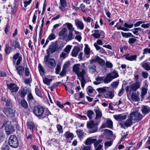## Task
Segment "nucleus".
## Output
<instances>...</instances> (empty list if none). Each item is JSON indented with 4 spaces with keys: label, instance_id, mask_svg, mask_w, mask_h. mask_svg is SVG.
<instances>
[{
    "label": "nucleus",
    "instance_id": "obj_50",
    "mask_svg": "<svg viewBox=\"0 0 150 150\" xmlns=\"http://www.w3.org/2000/svg\"><path fill=\"white\" fill-rule=\"evenodd\" d=\"M104 133L107 135L110 136L112 135V132L109 129H105Z\"/></svg>",
    "mask_w": 150,
    "mask_h": 150
},
{
    "label": "nucleus",
    "instance_id": "obj_8",
    "mask_svg": "<svg viewBox=\"0 0 150 150\" xmlns=\"http://www.w3.org/2000/svg\"><path fill=\"white\" fill-rule=\"evenodd\" d=\"M9 145L14 148H16L18 146V141L16 137L14 135H11L9 139Z\"/></svg>",
    "mask_w": 150,
    "mask_h": 150
},
{
    "label": "nucleus",
    "instance_id": "obj_25",
    "mask_svg": "<svg viewBox=\"0 0 150 150\" xmlns=\"http://www.w3.org/2000/svg\"><path fill=\"white\" fill-rule=\"evenodd\" d=\"M15 67L18 74L20 75H22L24 71V68L23 67L20 65H15Z\"/></svg>",
    "mask_w": 150,
    "mask_h": 150
},
{
    "label": "nucleus",
    "instance_id": "obj_53",
    "mask_svg": "<svg viewBox=\"0 0 150 150\" xmlns=\"http://www.w3.org/2000/svg\"><path fill=\"white\" fill-rule=\"evenodd\" d=\"M142 76L144 79H146L149 76V73L146 71H142Z\"/></svg>",
    "mask_w": 150,
    "mask_h": 150
},
{
    "label": "nucleus",
    "instance_id": "obj_47",
    "mask_svg": "<svg viewBox=\"0 0 150 150\" xmlns=\"http://www.w3.org/2000/svg\"><path fill=\"white\" fill-rule=\"evenodd\" d=\"M71 47V46L70 45H68L64 49V51L65 52L69 54L70 52Z\"/></svg>",
    "mask_w": 150,
    "mask_h": 150
},
{
    "label": "nucleus",
    "instance_id": "obj_45",
    "mask_svg": "<svg viewBox=\"0 0 150 150\" xmlns=\"http://www.w3.org/2000/svg\"><path fill=\"white\" fill-rule=\"evenodd\" d=\"M21 104L22 106L25 108H27L28 107V105L27 102L24 99L21 100Z\"/></svg>",
    "mask_w": 150,
    "mask_h": 150
},
{
    "label": "nucleus",
    "instance_id": "obj_48",
    "mask_svg": "<svg viewBox=\"0 0 150 150\" xmlns=\"http://www.w3.org/2000/svg\"><path fill=\"white\" fill-rule=\"evenodd\" d=\"M93 88L90 86H88L86 89L87 93L89 95H90V94L93 93Z\"/></svg>",
    "mask_w": 150,
    "mask_h": 150
},
{
    "label": "nucleus",
    "instance_id": "obj_24",
    "mask_svg": "<svg viewBox=\"0 0 150 150\" xmlns=\"http://www.w3.org/2000/svg\"><path fill=\"white\" fill-rule=\"evenodd\" d=\"M96 140V139H94L92 137L88 138L85 142V144L87 145H90L91 144H93Z\"/></svg>",
    "mask_w": 150,
    "mask_h": 150
},
{
    "label": "nucleus",
    "instance_id": "obj_1",
    "mask_svg": "<svg viewBox=\"0 0 150 150\" xmlns=\"http://www.w3.org/2000/svg\"><path fill=\"white\" fill-rule=\"evenodd\" d=\"M72 71L76 75L81 82V87L84 88L86 83V78L88 77L87 70L83 68L80 64H77L73 65Z\"/></svg>",
    "mask_w": 150,
    "mask_h": 150
},
{
    "label": "nucleus",
    "instance_id": "obj_41",
    "mask_svg": "<svg viewBox=\"0 0 150 150\" xmlns=\"http://www.w3.org/2000/svg\"><path fill=\"white\" fill-rule=\"evenodd\" d=\"M147 93V89L145 87H142L141 88V96L143 98L144 95Z\"/></svg>",
    "mask_w": 150,
    "mask_h": 150
},
{
    "label": "nucleus",
    "instance_id": "obj_46",
    "mask_svg": "<svg viewBox=\"0 0 150 150\" xmlns=\"http://www.w3.org/2000/svg\"><path fill=\"white\" fill-rule=\"evenodd\" d=\"M91 146H88L83 145L81 146V148L80 150H91Z\"/></svg>",
    "mask_w": 150,
    "mask_h": 150
},
{
    "label": "nucleus",
    "instance_id": "obj_35",
    "mask_svg": "<svg viewBox=\"0 0 150 150\" xmlns=\"http://www.w3.org/2000/svg\"><path fill=\"white\" fill-rule=\"evenodd\" d=\"M9 146L6 142H4L1 148V150H9Z\"/></svg>",
    "mask_w": 150,
    "mask_h": 150
},
{
    "label": "nucleus",
    "instance_id": "obj_10",
    "mask_svg": "<svg viewBox=\"0 0 150 150\" xmlns=\"http://www.w3.org/2000/svg\"><path fill=\"white\" fill-rule=\"evenodd\" d=\"M7 85L8 88L12 93L17 92L19 88L17 85L14 83L7 84Z\"/></svg>",
    "mask_w": 150,
    "mask_h": 150
},
{
    "label": "nucleus",
    "instance_id": "obj_60",
    "mask_svg": "<svg viewBox=\"0 0 150 150\" xmlns=\"http://www.w3.org/2000/svg\"><path fill=\"white\" fill-rule=\"evenodd\" d=\"M38 69L40 72H41L43 73H44L45 71V70L42 66L40 64H39Z\"/></svg>",
    "mask_w": 150,
    "mask_h": 150
},
{
    "label": "nucleus",
    "instance_id": "obj_38",
    "mask_svg": "<svg viewBox=\"0 0 150 150\" xmlns=\"http://www.w3.org/2000/svg\"><path fill=\"white\" fill-rule=\"evenodd\" d=\"M106 126L110 128H112L113 127V123L112 121L110 120H107L105 123Z\"/></svg>",
    "mask_w": 150,
    "mask_h": 150
},
{
    "label": "nucleus",
    "instance_id": "obj_2",
    "mask_svg": "<svg viewBox=\"0 0 150 150\" xmlns=\"http://www.w3.org/2000/svg\"><path fill=\"white\" fill-rule=\"evenodd\" d=\"M33 112L35 115L40 119L46 118L50 115L51 113L47 108L45 110L43 107L40 106H36L33 109Z\"/></svg>",
    "mask_w": 150,
    "mask_h": 150
},
{
    "label": "nucleus",
    "instance_id": "obj_37",
    "mask_svg": "<svg viewBox=\"0 0 150 150\" xmlns=\"http://www.w3.org/2000/svg\"><path fill=\"white\" fill-rule=\"evenodd\" d=\"M27 125L28 128L30 129V130L33 132L35 127L34 123L32 122H28Z\"/></svg>",
    "mask_w": 150,
    "mask_h": 150
},
{
    "label": "nucleus",
    "instance_id": "obj_3",
    "mask_svg": "<svg viewBox=\"0 0 150 150\" xmlns=\"http://www.w3.org/2000/svg\"><path fill=\"white\" fill-rule=\"evenodd\" d=\"M119 76L117 72L114 70L107 75L105 78L103 82L105 83H108L111 81L113 79L118 77Z\"/></svg>",
    "mask_w": 150,
    "mask_h": 150
},
{
    "label": "nucleus",
    "instance_id": "obj_11",
    "mask_svg": "<svg viewBox=\"0 0 150 150\" xmlns=\"http://www.w3.org/2000/svg\"><path fill=\"white\" fill-rule=\"evenodd\" d=\"M133 122L132 119L130 118V116L129 115L128 118L125 122H121L119 124V125L122 128H125V127H129L130 126Z\"/></svg>",
    "mask_w": 150,
    "mask_h": 150
},
{
    "label": "nucleus",
    "instance_id": "obj_5",
    "mask_svg": "<svg viewBox=\"0 0 150 150\" xmlns=\"http://www.w3.org/2000/svg\"><path fill=\"white\" fill-rule=\"evenodd\" d=\"M141 85V82L137 81L130 84L129 86L127 85L126 87V90L127 92H129V93L131 92H134L140 88Z\"/></svg>",
    "mask_w": 150,
    "mask_h": 150
},
{
    "label": "nucleus",
    "instance_id": "obj_59",
    "mask_svg": "<svg viewBox=\"0 0 150 150\" xmlns=\"http://www.w3.org/2000/svg\"><path fill=\"white\" fill-rule=\"evenodd\" d=\"M61 67L60 65L58 64H57L55 69V72L57 74H58L59 73V71L61 69Z\"/></svg>",
    "mask_w": 150,
    "mask_h": 150
},
{
    "label": "nucleus",
    "instance_id": "obj_6",
    "mask_svg": "<svg viewBox=\"0 0 150 150\" xmlns=\"http://www.w3.org/2000/svg\"><path fill=\"white\" fill-rule=\"evenodd\" d=\"M49 55L45 57L43 62L45 63L48 67L51 68H54L56 65L55 60L53 58L49 59Z\"/></svg>",
    "mask_w": 150,
    "mask_h": 150
},
{
    "label": "nucleus",
    "instance_id": "obj_58",
    "mask_svg": "<svg viewBox=\"0 0 150 150\" xmlns=\"http://www.w3.org/2000/svg\"><path fill=\"white\" fill-rule=\"evenodd\" d=\"M108 88V87H105L103 88H100L97 89V90L99 92H104L106 91V88L107 89Z\"/></svg>",
    "mask_w": 150,
    "mask_h": 150
},
{
    "label": "nucleus",
    "instance_id": "obj_23",
    "mask_svg": "<svg viewBox=\"0 0 150 150\" xmlns=\"http://www.w3.org/2000/svg\"><path fill=\"white\" fill-rule=\"evenodd\" d=\"M85 48L84 49V54L87 58H88L90 57V49L88 47V45L87 44L85 45Z\"/></svg>",
    "mask_w": 150,
    "mask_h": 150
},
{
    "label": "nucleus",
    "instance_id": "obj_42",
    "mask_svg": "<svg viewBox=\"0 0 150 150\" xmlns=\"http://www.w3.org/2000/svg\"><path fill=\"white\" fill-rule=\"evenodd\" d=\"M121 33L123 37H125L126 38H128L130 37H134V36L131 33H125L122 32Z\"/></svg>",
    "mask_w": 150,
    "mask_h": 150
},
{
    "label": "nucleus",
    "instance_id": "obj_55",
    "mask_svg": "<svg viewBox=\"0 0 150 150\" xmlns=\"http://www.w3.org/2000/svg\"><path fill=\"white\" fill-rule=\"evenodd\" d=\"M55 38L56 36L55 34L52 33L49 35L48 38V39H49L50 40H52L55 39Z\"/></svg>",
    "mask_w": 150,
    "mask_h": 150
},
{
    "label": "nucleus",
    "instance_id": "obj_9",
    "mask_svg": "<svg viewBox=\"0 0 150 150\" xmlns=\"http://www.w3.org/2000/svg\"><path fill=\"white\" fill-rule=\"evenodd\" d=\"M22 60V57L19 52H17L14 55L12 58L13 64L15 65H19Z\"/></svg>",
    "mask_w": 150,
    "mask_h": 150
},
{
    "label": "nucleus",
    "instance_id": "obj_52",
    "mask_svg": "<svg viewBox=\"0 0 150 150\" xmlns=\"http://www.w3.org/2000/svg\"><path fill=\"white\" fill-rule=\"evenodd\" d=\"M35 92L36 95L38 96L41 97L42 95L38 87H36L35 89Z\"/></svg>",
    "mask_w": 150,
    "mask_h": 150
},
{
    "label": "nucleus",
    "instance_id": "obj_57",
    "mask_svg": "<svg viewBox=\"0 0 150 150\" xmlns=\"http://www.w3.org/2000/svg\"><path fill=\"white\" fill-rule=\"evenodd\" d=\"M119 84V82L115 81L112 83L111 84V86L113 88H116Z\"/></svg>",
    "mask_w": 150,
    "mask_h": 150
},
{
    "label": "nucleus",
    "instance_id": "obj_7",
    "mask_svg": "<svg viewBox=\"0 0 150 150\" xmlns=\"http://www.w3.org/2000/svg\"><path fill=\"white\" fill-rule=\"evenodd\" d=\"M129 115L133 122L140 121L143 117L142 114L138 112H132L129 114Z\"/></svg>",
    "mask_w": 150,
    "mask_h": 150
},
{
    "label": "nucleus",
    "instance_id": "obj_56",
    "mask_svg": "<svg viewBox=\"0 0 150 150\" xmlns=\"http://www.w3.org/2000/svg\"><path fill=\"white\" fill-rule=\"evenodd\" d=\"M73 32H69V34L68 36L67 39L69 40H70L74 38V36L73 35Z\"/></svg>",
    "mask_w": 150,
    "mask_h": 150
},
{
    "label": "nucleus",
    "instance_id": "obj_17",
    "mask_svg": "<svg viewBox=\"0 0 150 150\" xmlns=\"http://www.w3.org/2000/svg\"><path fill=\"white\" fill-rule=\"evenodd\" d=\"M75 24L77 28L83 30L84 28V25L83 22L78 19L74 20Z\"/></svg>",
    "mask_w": 150,
    "mask_h": 150
},
{
    "label": "nucleus",
    "instance_id": "obj_51",
    "mask_svg": "<svg viewBox=\"0 0 150 150\" xmlns=\"http://www.w3.org/2000/svg\"><path fill=\"white\" fill-rule=\"evenodd\" d=\"M68 54L66 52H62L60 54V57L64 59L66 58L68 56Z\"/></svg>",
    "mask_w": 150,
    "mask_h": 150
},
{
    "label": "nucleus",
    "instance_id": "obj_32",
    "mask_svg": "<svg viewBox=\"0 0 150 150\" xmlns=\"http://www.w3.org/2000/svg\"><path fill=\"white\" fill-rule=\"evenodd\" d=\"M60 4L61 6L59 7V8L63 11L64 8L66 6V3L65 0H60Z\"/></svg>",
    "mask_w": 150,
    "mask_h": 150
},
{
    "label": "nucleus",
    "instance_id": "obj_61",
    "mask_svg": "<svg viewBox=\"0 0 150 150\" xmlns=\"http://www.w3.org/2000/svg\"><path fill=\"white\" fill-rule=\"evenodd\" d=\"M137 40L133 38H131L129 39L128 42L130 44H132L135 42Z\"/></svg>",
    "mask_w": 150,
    "mask_h": 150
},
{
    "label": "nucleus",
    "instance_id": "obj_27",
    "mask_svg": "<svg viewBox=\"0 0 150 150\" xmlns=\"http://www.w3.org/2000/svg\"><path fill=\"white\" fill-rule=\"evenodd\" d=\"M52 44L55 48L56 49V51L61 50L64 46L62 43H61L59 45L57 41H56L54 43Z\"/></svg>",
    "mask_w": 150,
    "mask_h": 150
},
{
    "label": "nucleus",
    "instance_id": "obj_44",
    "mask_svg": "<svg viewBox=\"0 0 150 150\" xmlns=\"http://www.w3.org/2000/svg\"><path fill=\"white\" fill-rule=\"evenodd\" d=\"M48 50L49 52H50L52 53H53L56 51V49L55 48L54 45L52 44V45L49 46Z\"/></svg>",
    "mask_w": 150,
    "mask_h": 150
},
{
    "label": "nucleus",
    "instance_id": "obj_54",
    "mask_svg": "<svg viewBox=\"0 0 150 150\" xmlns=\"http://www.w3.org/2000/svg\"><path fill=\"white\" fill-rule=\"evenodd\" d=\"M134 30L135 31H132L133 33L136 35H138V31H140L141 30V28H135L134 29L132 30Z\"/></svg>",
    "mask_w": 150,
    "mask_h": 150
},
{
    "label": "nucleus",
    "instance_id": "obj_63",
    "mask_svg": "<svg viewBox=\"0 0 150 150\" xmlns=\"http://www.w3.org/2000/svg\"><path fill=\"white\" fill-rule=\"evenodd\" d=\"M106 67L109 68H112L113 67V65L112 63L108 61H106L105 63Z\"/></svg>",
    "mask_w": 150,
    "mask_h": 150
},
{
    "label": "nucleus",
    "instance_id": "obj_62",
    "mask_svg": "<svg viewBox=\"0 0 150 150\" xmlns=\"http://www.w3.org/2000/svg\"><path fill=\"white\" fill-rule=\"evenodd\" d=\"M12 48L10 47H6L5 49V51L6 54H9Z\"/></svg>",
    "mask_w": 150,
    "mask_h": 150
},
{
    "label": "nucleus",
    "instance_id": "obj_36",
    "mask_svg": "<svg viewBox=\"0 0 150 150\" xmlns=\"http://www.w3.org/2000/svg\"><path fill=\"white\" fill-rule=\"evenodd\" d=\"M65 25L69 30V32H73L74 30V28L73 27V25L71 23H65Z\"/></svg>",
    "mask_w": 150,
    "mask_h": 150
},
{
    "label": "nucleus",
    "instance_id": "obj_15",
    "mask_svg": "<svg viewBox=\"0 0 150 150\" xmlns=\"http://www.w3.org/2000/svg\"><path fill=\"white\" fill-rule=\"evenodd\" d=\"M90 64L88 66L89 71L90 73L93 74L96 71V65L93 64V62H92V60H90Z\"/></svg>",
    "mask_w": 150,
    "mask_h": 150
},
{
    "label": "nucleus",
    "instance_id": "obj_33",
    "mask_svg": "<svg viewBox=\"0 0 150 150\" xmlns=\"http://www.w3.org/2000/svg\"><path fill=\"white\" fill-rule=\"evenodd\" d=\"M141 65L147 71L150 70V66L148 63L143 62L141 63Z\"/></svg>",
    "mask_w": 150,
    "mask_h": 150
},
{
    "label": "nucleus",
    "instance_id": "obj_49",
    "mask_svg": "<svg viewBox=\"0 0 150 150\" xmlns=\"http://www.w3.org/2000/svg\"><path fill=\"white\" fill-rule=\"evenodd\" d=\"M76 132L79 138H81L83 136L82 130L78 129L77 130Z\"/></svg>",
    "mask_w": 150,
    "mask_h": 150
},
{
    "label": "nucleus",
    "instance_id": "obj_19",
    "mask_svg": "<svg viewBox=\"0 0 150 150\" xmlns=\"http://www.w3.org/2000/svg\"><path fill=\"white\" fill-rule=\"evenodd\" d=\"M123 56L126 60L130 61H136L137 57V55H136L130 56L129 54H127L124 55Z\"/></svg>",
    "mask_w": 150,
    "mask_h": 150
},
{
    "label": "nucleus",
    "instance_id": "obj_13",
    "mask_svg": "<svg viewBox=\"0 0 150 150\" xmlns=\"http://www.w3.org/2000/svg\"><path fill=\"white\" fill-rule=\"evenodd\" d=\"M91 59L92 60V62H93L94 63L97 62L101 66H103L105 64V61L98 56H96Z\"/></svg>",
    "mask_w": 150,
    "mask_h": 150
},
{
    "label": "nucleus",
    "instance_id": "obj_26",
    "mask_svg": "<svg viewBox=\"0 0 150 150\" xmlns=\"http://www.w3.org/2000/svg\"><path fill=\"white\" fill-rule=\"evenodd\" d=\"M80 50V48L78 47H75L73 49L71 53V55L72 56L74 57H76L77 56V54Z\"/></svg>",
    "mask_w": 150,
    "mask_h": 150
},
{
    "label": "nucleus",
    "instance_id": "obj_12",
    "mask_svg": "<svg viewBox=\"0 0 150 150\" xmlns=\"http://www.w3.org/2000/svg\"><path fill=\"white\" fill-rule=\"evenodd\" d=\"M3 111L5 114L8 117H12L14 116V112L11 108L6 107L4 108Z\"/></svg>",
    "mask_w": 150,
    "mask_h": 150
},
{
    "label": "nucleus",
    "instance_id": "obj_30",
    "mask_svg": "<svg viewBox=\"0 0 150 150\" xmlns=\"http://www.w3.org/2000/svg\"><path fill=\"white\" fill-rule=\"evenodd\" d=\"M141 110L144 114H146L150 112V109L148 106L143 105L142 107Z\"/></svg>",
    "mask_w": 150,
    "mask_h": 150
},
{
    "label": "nucleus",
    "instance_id": "obj_29",
    "mask_svg": "<svg viewBox=\"0 0 150 150\" xmlns=\"http://www.w3.org/2000/svg\"><path fill=\"white\" fill-rule=\"evenodd\" d=\"M96 114L95 119L96 120L100 118L102 116V113L100 110L98 109H95L94 110Z\"/></svg>",
    "mask_w": 150,
    "mask_h": 150
},
{
    "label": "nucleus",
    "instance_id": "obj_16",
    "mask_svg": "<svg viewBox=\"0 0 150 150\" xmlns=\"http://www.w3.org/2000/svg\"><path fill=\"white\" fill-rule=\"evenodd\" d=\"M93 31H94V33L91 35V36L96 38H99L101 36V35H103L104 34V32L103 31H99L98 30H96L94 31L92 30V32L93 33Z\"/></svg>",
    "mask_w": 150,
    "mask_h": 150
},
{
    "label": "nucleus",
    "instance_id": "obj_22",
    "mask_svg": "<svg viewBox=\"0 0 150 150\" xmlns=\"http://www.w3.org/2000/svg\"><path fill=\"white\" fill-rule=\"evenodd\" d=\"M114 96L113 91H109L108 92H106L104 93V96L107 98L112 99Z\"/></svg>",
    "mask_w": 150,
    "mask_h": 150
},
{
    "label": "nucleus",
    "instance_id": "obj_31",
    "mask_svg": "<svg viewBox=\"0 0 150 150\" xmlns=\"http://www.w3.org/2000/svg\"><path fill=\"white\" fill-rule=\"evenodd\" d=\"M64 136L67 139H72L74 137V135L72 133L67 131L64 135Z\"/></svg>",
    "mask_w": 150,
    "mask_h": 150
},
{
    "label": "nucleus",
    "instance_id": "obj_20",
    "mask_svg": "<svg viewBox=\"0 0 150 150\" xmlns=\"http://www.w3.org/2000/svg\"><path fill=\"white\" fill-rule=\"evenodd\" d=\"M67 30L66 28H64L59 33V36L62 37L64 39L67 38Z\"/></svg>",
    "mask_w": 150,
    "mask_h": 150
},
{
    "label": "nucleus",
    "instance_id": "obj_39",
    "mask_svg": "<svg viewBox=\"0 0 150 150\" xmlns=\"http://www.w3.org/2000/svg\"><path fill=\"white\" fill-rule=\"evenodd\" d=\"M119 23H117L116 25L115 26V27L117 28V30H121L124 31H127L128 30V29L124 28H122L120 26L121 25H119Z\"/></svg>",
    "mask_w": 150,
    "mask_h": 150
},
{
    "label": "nucleus",
    "instance_id": "obj_64",
    "mask_svg": "<svg viewBox=\"0 0 150 150\" xmlns=\"http://www.w3.org/2000/svg\"><path fill=\"white\" fill-rule=\"evenodd\" d=\"M57 128L58 130L59 133H62L63 132L62 127L60 125H57Z\"/></svg>",
    "mask_w": 150,
    "mask_h": 150
},
{
    "label": "nucleus",
    "instance_id": "obj_28",
    "mask_svg": "<svg viewBox=\"0 0 150 150\" xmlns=\"http://www.w3.org/2000/svg\"><path fill=\"white\" fill-rule=\"evenodd\" d=\"M27 93V89L25 88H23L19 90L18 93L19 95L22 98H24Z\"/></svg>",
    "mask_w": 150,
    "mask_h": 150
},
{
    "label": "nucleus",
    "instance_id": "obj_4",
    "mask_svg": "<svg viewBox=\"0 0 150 150\" xmlns=\"http://www.w3.org/2000/svg\"><path fill=\"white\" fill-rule=\"evenodd\" d=\"M98 123L92 120L87 122V127L90 132L94 133L96 132L98 129Z\"/></svg>",
    "mask_w": 150,
    "mask_h": 150
},
{
    "label": "nucleus",
    "instance_id": "obj_14",
    "mask_svg": "<svg viewBox=\"0 0 150 150\" xmlns=\"http://www.w3.org/2000/svg\"><path fill=\"white\" fill-rule=\"evenodd\" d=\"M139 93L137 92V93L134 92H133L132 93L131 97L129 98V99L131 101L139 102L140 101V98L139 95Z\"/></svg>",
    "mask_w": 150,
    "mask_h": 150
},
{
    "label": "nucleus",
    "instance_id": "obj_18",
    "mask_svg": "<svg viewBox=\"0 0 150 150\" xmlns=\"http://www.w3.org/2000/svg\"><path fill=\"white\" fill-rule=\"evenodd\" d=\"M6 132L7 134H10L15 131L14 127L13 126H10L9 125H6L5 127Z\"/></svg>",
    "mask_w": 150,
    "mask_h": 150
},
{
    "label": "nucleus",
    "instance_id": "obj_40",
    "mask_svg": "<svg viewBox=\"0 0 150 150\" xmlns=\"http://www.w3.org/2000/svg\"><path fill=\"white\" fill-rule=\"evenodd\" d=\"M86 114L90 120L92 119V116L94 114V112L93 111L90 110H88L87 111Z\"/></svg>",
    "mask_w": 150,
    "mask_h": 150
},
{
    "label": "nucleus",
    "instance_id": "obj_21",
    "mask_svg": "<svg viewBox=\"0 0 150 150\" xmlns=\"http://www.w3.org/2000/svg\"><path fill=\"white\" fill-rule=\"evenodd\" d=\"M126 117L127 115H125L119 114L114 115V117L115 120L120 121L125 120Z\"/></svg>",
    "mask_w": 150,
    "mask_h": 150
},
{
    "label": "nucleus",
    "instance_id": "obj_43",
    "mask_svg": "<svg viewBox=\"0 0 150 150\" xmlns=\"http://www.w3.org/2000/svg\"><path fill=\"white\" fill-rule=\"evenodd\" d=\"M43 81L44 83L47 85H49L52 80L51 79H49L47 78H43Z\"/></svg>",
    "mask_w": 150,
    "mask_h": 150
},
{
    "label": "nucleus",
    "instance_id": "obj_34",
    "mask_svg": "<svg viewBox=\"0 0 150 150\" xmlns=\"http://www.w3.org/2000/svg\"><path fill=\"white\" fill-rule=\"evenodd\" d=\"M113 142V140L111 139H109V140L105 142L104 145L105 147H107L111 146Z\"/></svg>",
    "mask_w": 150,
    "mask_h": 150
}]
</instances>
